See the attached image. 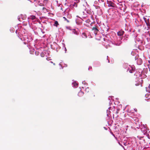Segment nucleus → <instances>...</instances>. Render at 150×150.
Segmentation results:
<instances>
[{
    "mask_svg": "<svg viewBox=\"0 0 150 150\" xmlns=\"http://www.w3.org/2000/svg\"><path fill=\"white\" fill-rule=\"evenodd\" d=\"M42 9L43 12L45 13L47 11V9L44 7H42Z\"/></svg>",
    "mask_w": 150,
    "mask_h": 150,
    "instance_id": "16",
    "label": "nucleus"
},
{
    "mask_svg": "<svg viewBox=\"0 0 150 150\" xmlns=\"http://www.w3.org/2000/svg\"><path fill=\"white\" fill-rule=\"evenodd\" d=\"M22 40H23L24 41V43L25 44H26L27 43L33 40V39L30 36H26L25 35L23 37V38H21Z\"/></svg>",
    "mask_w": 150,
    "mask_h": 150,
    "instance_id": "1",
    "label": "nucleus"
},
{
    "mask_svg": "<svg viewBox=\"0 0 150 150\" xmlns=\"http://www.w3.org/2000/svg\"><path fill=\"white\" fill-rule=\"evenodd\" d=\"M128 106H126V108H127V107Z\"/></svg>",
    "mask_w": 150,
    "mask_h": 150,
    "instance_id": "51",
    "label": "nucleus"
},
{
    "mask_svg": "<svg viewBox=\"0 0 150 150\" xmlns=\"http://www.w3.org/2000/svg\"><path fill=\"white\" fill-rule=\"evenodd\" d=\"M127 112L129 113H134V112L133 109L130 110V109H128L127 110Z\"/></svg>",
    "mask_w": 150,
    "mask_h": 150,
    "instance_id": "13",
    "label": "nucleus"
},
{
    "mask_svg": "<svg viewBox=\"0 0 150 150\" xmlns=\"http://www.w3.org/2000/svg\"><path fill=\"white\" fill-rule=\"evenodd\" d=\"M82 37L83 38H86L87 37V36L85 33H82Z\"/></svg>",
    "mask_w": 150,
    "mask_h": 150,
    "instance_id": "18",
    "label": "nucleus"
},
{
    "mask_svg": "<svg viewBox=\"0 0 150 150\" xmlns=\"http://www.w3.org/2000/svg\"><path fill=\"white\" fill-rule=\"evenodd\" d=\"M144 19L145 22L146 23L147 26L149 27L150 26V23L149 21V19H147L146 18H144Z\"/></svg>",
    "mask_w": 150,
    "mask_h": 150,
    "instance_id": "7",
    "label": "nucleus"
},
{
    "mask_svg": "<svg viewBox=\"0 0 150 150\" xmlns=\"http://www.w3.org/2000/svg\"><path fill=\"white\" fill-rule=\"evenodd\" d=\"M137 137L139 139L141 140V138H142L143 137H140L139 136H138Z\"/></svg>",
    "mask_w": 150,
    "mask_h": 150,
    "instance_id": "28",
    "label": "nucleus"
},
{
    "mask_svg": "<svg viewBox=\"0 0 150 150\" xmlns=\"http://www.w3.org/2000/svg\"><path fill=\"white\" fill-rule=\"evenodd\" d=\"M128 37L129 35H125V36H124V39H126L127 40L126 38H128Z\"/></svg>",
    "mask_w": 150,
    "mask_h": 150,
    "instance_id": "23",
    "label": "nucleus"
},
{
    "mask_svg": "<svg viewBox=\"0 0 150 150\" xmlns=\"http://www.w3.org/2000/svg\"><path fill=\"white\" fill-rule=\"evenodd\" d=\"M149 71H150V69H149Z\"/></svg>",
    "mask_w": 150,
    "mask_h": 150,
    "instance_id": "52",
    "label": "nucleus"
},
{
    "mask_svg": "<svg viewBox=\"0 0 150 150\" xmlns=\"http://www.w3.org/2000/svg\"><path fill=\"white\" fill-rule=\"evenodd\" d=\"M93 6L95 7L96 8L98 9L97 12L98 15L99 16L101 15L102 14V12L101 9L100 8V6H95L94 5Z\"/></svg>",
    "mask_w": 150,
    "mask_h": 150,
    "instance_id": "3",
    "label": "nucleus"
},
{
    "mask_svg": "<svg viewBox=\"0 0 150 150\" xmlns=\"http://www.w3.org/2000/svg\"><path fill=\"white\" fill-rule=\"evenodd\" d=\"M77 1H75L74 2L72 3L70 6V7H72L74 8V7H76L77 6L78 4L76 3Z\"/></svg>",
    "mask_w": 150,
    "mask_h": 150,
    "instance_id": "6",
    "label": "nucleus"
},
{
    "mask_svg": "<svg viewBox=\"0 0 150 150\" xmlns=\"http://www.w3.org/2000/svg\"><path fill=\"white\" fill-rule=\"evenodd\" d=\"M17 30H16V33H17Z\"/></svg>",
    "mask_w": 150,
    "mask_h": 150,
    "instance_id": "42",
    "label": "nucleus"
},
{
    "mask_svg": "<svg viewBox=\"0 0 150 150\" xmlns=\"http://www.w3.org/2000/svg\"><path fill=\"white\" fill-rule=\"evenodd\" d=\"M111 101V100H110V102L109 103V105H111V103H110V102Z\"/></svg>",
    "mask_w": 150,
    "mask_h": 150,
    "instance_id": "39",
    "label": "nucleus"
},
{
    "mask_svg": "<svg viewBox=\"0 0 150 150\" xmlns=\"http://www.w3.org/2000/svg\"><path fill=\"white\" fill-rule=\"evenodd\" d=\"M35 53L36 55H38L39 54V52H38L36 51L35 52Z\"/></svg>",
    "mask_w": 150,
    "mask_h": 150,
    "instance_id": "27",
    "label": "nucleus"
},
{
    "mask_svg": "<svg viewBox=\"0 0 150 150\" xmlns=\"http://www.w3.org/2000/svg\"><path fill=\"white\" fill-rule=\"evenodd\" d=\"M142 63V60L140 59H138L137 60V63L138 65H141Z\"/></svg>",
    "mask_w": 150,
    "mask_h": 150,
    "instance_id": "10",
    "label": "nucleus"
},
{
    "mask_svg": "<svg viewBox=\"0 0 150 150\" xmlns=\"http://www.w3.org/2000/svg\"><path fill=\"white\" fill-rule=\"evenodd\" d=\"M65 51H66V48H65Z\"/></svg>",
    "mask_w": 150,
    "mask_h": 150,
    "instance_id": "43",
    "label": "nucleus"
},
{
    "mask_svg": "<svg viewBox=\"0 0 150 150\" xmlns=\"http://www.w3.org/2000/svg\"><path fill=\"white\" fill-rule=\"evenodd\" d=\"M50 62H51V63H53V62H52V61H51Z\"/></svg>",
    "mask_w": 150,
    "mask_h": 150,
    "instance_id": "44",
    "label": "nucleus"
},
{
    "mask_svg": "<svg viewBox=\"0 0 150 150\" xmlns=\"http://www.w3.org/2000/svg\"><path fill=\"white\" fill-rule=\"evenodd\" d=\"M59 25V24L58 23L57 21H55L54 22V23L53 25L54 26H56L57 27Z\"/></svg>",
    "mask_w": 150,
    "mask_h": 150,
    "instance_id": "14",
    "label": "nucleus"
},
{
    "mask_svg": "<svg viewBox=\"0 0 150 150\" xmlns=\"http://www.w3.org/2000/svg\"><path fill=\"white\" fill-rule=\"evenodd\" d=\"M108 110H107V113H108ZM107 115L109 117V115L108 113H107Z\"/></svg>",
    "mask_w": 150,
    "mask_h": 150,
    "instance_id": "35",
    "label": "nucleus"
},
{
    "mask_svg": "<svg viewBox=\"0 0 150 150\" xmlns=\"http://www.w3.org/2000/svg\"><path fill=\"white\" fill-rule=\"evenodd\" d=\"M110 98H112V96H110V97H109V100H110Z\"/></svg>",
    "mask_w": 150,
    "mask_h": 150,
    "instance_id": "37",
    "label": "nucleus"
},
{
    "mask_svg": "<svg viewBox=\"0 0 150 150\" xmlns=\"http://www.w3.org/2000/svg\"><path fill=\"white\" fill-rule=\"evenodd\" d=\"M40 55L41 57H44L45 55V54L44 53L42 52L40 53Z\"/></svg>",
    "mask_w": 150,
    "mask_h": 150,
    "instance_id": "22",
    "label": "nucleus"
},
{
    "mask_svg": "<svg viewBox=\"0 0 150 150\" xmlns=\"http://www.w3.org/2000/svg\"><path fill=\"white\" fill-rule=\"evenodd\" d=\"M82 83L84 85H85L86 84V83L85 81H83L82 82Z\"/></svg>",
    "mask_w": 150,
    "mask_h": 150,
    "instance_id": "32",
    "label": "nucleus"
},
{
    "mask_svg": "<svg viewBox=\"0 0 150 150\" xmlns=\"http://www.w3.org/2000/svg\"><path fill=\"white\" fill-rule=\"evenodd\" d=\"M133 110H134V112H136L137 111V110L136 108L134 109Z\"/></svg>",
    "mask_w": 150,
    "mask_h": 150,
    "instance_id": "30",
    "label": "nucleus"
},
{
    "mask_svg": "<svg viewBox=\"0 0 150 150\" xmlns=\"http://www.w3.org/2000/svg\"><path fill=\"white\" fill-rule=\"evenodd\" d=\"M66 21H67V22H69V21L68 20H66Z\"/></svg>",
    "mask_w": 150,
    "mask_h": 150,
    "instance_id": "40",
    "label": "nucleus"
},
{
    "mask_svg": "<svg viewBox=\"0 0 150 150\" xmlns=\"http://www.w3.org/2000/svg\"><path fill=\"white\" fill-rule=\"evenodd\" d=\"M73 82L72 83V86L73 87H74L75 88L77 87L78 84L77 82L76 81H74V80H73Z\"/></svg>",
    "mask_w": 150,
    "mask_h": 150,
    "instance_id": "9",
    "label": "nucleus"
},
{
    "mask_svg": "<svg viewBox=\"0 0 150 150\" xmlns=\"http://www.w3.org/2000/svg\"><path fill=\"white\" fill-rule=\"evenodd\" d=\"M107 59L108 61V62H109V63L110 62V61H109V59Z\"/></svg>",
    "mask_w": 150,
    "mask_h": 150,
    "instance_id": "41",
    "label": "nucleus"
},
{
    "mask_svg": "<svg viewBox=\"0 0 150 150\" xmlns=\"http://www.w3.org/2000/svg\"><path fill=\"white\" fill-rule=\"evenodd\" d=\"M88 87L87 88H86V91L88 92Z\"/></svg>",
    "mask_w": 150,
    "mask_h": 150,
    "instance_id": "29",
    "label": "nucleus"
},
{
    "mask_svg": "<svg viewBox=\"0 0 150 150\" xmlns=\"http://www.w3.org/2000/svg\"><path fill=\"white\" fill-rule=\"evenodd\" d=\"M135 70V68L134 67L132 66L130 67L128 69H127V71L131 73H133Z\"/></svg>",
    "mask_w": 150,
    "mask_h": 150,
    "instance_id": "4",
    "label": "nucleus"
},
{
    "mask_svg": "<svg viewBox=\"0 0 150 150\" xmlns=\"http://www.w3.org/2000/svg\"><path fill=\"white\" fill-rule=\"evenodd\" d=\"M32 28L34 30L36 29L37 28V27H36V26L35 25V24L34 25H32Z\"/></svg>",
    "mask_w": 150,
    "mask_h": 150,
    "instance_id": "20",
    "label": "nucleus"
},
{
    "mask_svg": "<svg viewBox=\"0 0 150 150\" xmlns=\"http://www.w3.org/2000/svg\"><path fill=\"white\" fill-rule=\"evenodd\" d=\"M119 144L120 145H121V146H122V147H123L124 149H125V148H124V147L123 146H122V144H121L119 142Z\"/></svg>",
    "mask_w": 150,
    "mask_h": 150,
    "instance_id": "33",
    "label": "nucleus"
},
{
    "mask_svg": "<svg viewBox=\"0 0 150 150\" xmlns=\"http://www.w3.org/2000/svg\"><path fill=\"white\" fill-rule=\"evenodd\" d=\"M128 144V143L127 142H123V144L125 146H126L127 144Z\"/></svg>",
    "mask_w": 150,
    "mask_h": 150,
    "instance_id": "24",
    "label": "nucleus"
},
{
    "mask_svg": "<svg viewBox=\"0 0 150 150\" xmlns=\"http://www.w3.org/2000/svg\"><path fill=\"white\" fill-rule=\"evenodd\" d=\"M148 88L150 90V84H149L148 86Z\"/></svg>",
    "mask_w": 150,
    "mask_h": 150,
    "instance_id": "36",
    "label": "nucleus"
},
{
    "mask_svg": "<svg viewBox=\"0 0 150 150\" xmlns=\"http://www.w3.org/2000/svg\"><path fill=\"white\" fill-rule=\"evenodd\" d=\"M49 1L48 0H45L43 1V3L44 4L46 5L48 3Z\"/></svg>",
    "mask_w": 150,
    "mask_h": 150,
    "instance_id": "17",
    "label": "nucleus"
},
{
    "mask_svg": "<svg viewBox=\"0 0 150 150\" xmlns=\"http://www.w3.org/2000/svg\"><path fill=\"white\" fill-rule=\"evenodd\" d=\"M84 93L81 91H79L78 93V96L79 97H81L83 95Z\"/></svg>",
    "mask_w": 150,
    "mask_h": 150,
    "instance_id": "11",
    "label": "nucleus"
},
{
    "mask_svg": "<svg viewBox=\"0 0 150 150\" xmlns=\"http://www.w3.org/2000/svg\"><path fill=\"white\" fill-rule=\"evenodd\" d=\"M68 1L71 3H73L75 1H76V0H69Z\"/></svg>",
    "mask_w": 150,
    "mask_h": 150,
    "instance_id": "25",
    "label": "nucleus"
},
{
    "mask_svg": "<svg viewBox=\"0 0 150 150\" xmlns=\"http://www.w3.org/2000/svg\"><path fill=\"white\" fill-rule=\"evenodd\" d=\"M29 18H30L32 20H34L35 19L36 17L32 15L30 16Z\"/></svg>",
    "mask_w": 150,
    "mask_h": 150,
    "instance_id": "15",
    "label": "nucleus"
},
{
    "mask_svg": "<svg viewBox=\"0 0 150 150\" xmlns=\"http://www.w3.org/2000/svg\"><path fill=\"white\" fill-rule=\"evenodd\" d=\"M104 128L105 129H106L105 127H104Z\"/></svg>",
    "mask_w": 150,
    "mask_h": 150,
    "instance_id": "45",
    "label": "nucleus"
},
{
    "mask_svg": "<svg viewBox=\"0 0 150 150\" xmlns=\"http://www.w3.org/2000/svg\"><path fill=\"white\" fill-rule=\"evenodd\" d=\"M72 33L75 35H78L79 34V32H77L75 29H73L72 31Z\"/></svg>",
    "mask_w": 150,
    "mask_h": 150,
    "instance_id": "12",
    "label": "nucleus"
},
{
    "mask_svg": "<svg viewBox=\"0 0 150 150\" xmlns=\"http://www.w3.org/2000/svg\"><path fill=\"white\" fill-rule=\"evenodd\" d=\"M149 134H150V132H149Z\"/></svg>",
    "mask_w": 150,
    "mask_h": 150,
    "instance_id": "50",
    "label": "nucleus"
},
{
    "mask_svg": "<svg viewBox=\"0 0 150 150\" xmlns=\"http://www.w3.org/2000/svg\"><path fill=\"white\" fill-rule=\"evenodd\" d=\"M110 107L109 108V109H110Z\"/></svg>",
    "mask_w": 150,
    "mask_h": 150,
    "instance_id": "49",
    "label": "nucleus"
},
{
    "mask_svg": "<svg viewBox=\"0 0 150 150\" xmlns=\"http://www.w3.org/2000/svg\"><path fill=\"white\" fill-rule=\"evenodd\" d=\"M112 4H113L111 2H110L109 3H108V6L110 7H113V6H112Z\"/></svg>",
    "mask_w": 150,
    "mask_h": 150,
    "instance_id": "19",
    "label": "nucleus"
},
{
    "mask_svg": "<svg viewBox=\"0 0 150 150\" xmlns=\"http://www.w3.org/2000/svg\"><path fill=\"white\" fill-rule=\"evenodd\" d=\"M146 90L147 92L150 93V90L147 88H146Z\"/></svg>",
    "mask_w": 150,
    "mask_h": 150,
    "instance_id": "26",
    "label": "nucleus"
},
{
    "mask_svg": "<svg viewBox=\"0 0 150 150\" xmlns=\"http://www.w3.org/2000/svg\"><path fill=\"white\" fill-rule=\"evenodd\" d=\"M63 18L64 19V20L65 21H66V20H67V19L65 17H63Z\"/></svg>",
    "mask_w": 150,
    "mask_h": 150,
    "instance_id": "34",
    "label": "nucleus"
},
{
    "mask_svg": "<svg viewBox=\"0 0 150 150\" xmlns=\"http://www.w3.org/2000/svg\"><path fill=\"white\" fill-rule=\"evenodd\" d=\"M91 68H92V67H89V68H88V70H89V69H91Z\"/></svg>",
    "mask_w": 150,
    "mask_h": 150,
    "instance_id": "38",
    "label": "nucleus"
},
{
    "mask_svg": "<svg viewBox=\"0 0 150 150\" xmlns=\"http://www.w3.org/2000/svg\"><path fill=\"white\" fill-rule=\"evenodd\" d=\"M10 31L11 32H13L15 31V30L14 28H11L10 29Z\"/></svg>",
    "mask_w": 150,
    "mask_h": 150,
    "instance_id": "21",
    "label": "nucleus"
},
{
    "mask_svg": "<svg viewBox=\"0 0 150 150\" xmlns=\"http://www.w3.org/2000/svg\"><path fill=\"white\" fill-rule=\"evenodd\" d=\"M62 62H60L59 64V65H60V66H61V67L62 68Z\"/></svg>",
    "mask_w": 150,
    "mask_h": 150,
    "instance_id": "31",
    "label": "nucleus"
},
{
    "mask_svg": "<svg viewBox=\"0 0 150 150\" xmlns=\"http://www.w3.org/2000/svg\"><path fill=\"white\" fill-rule=\"evenodd\" d=\"M69 0H66V1H68Z\"/></svg>",
    "mask_w": 150,
    "mask_h": 150,
    "instance_id": "48",
    "label": "nucleus"
},
{
    "mask_svg": "<svg viewBox=\"0 0 150 150\" xmlns=\"http://www.w3.org/2000/svg\"><path fill=\"white\" fill-rule=\"evenodd\" d=\"M92 30L93 31L95 35H96L98 31V29L96 26H95V27H93L92 28Z\"/></svg>",
    "mask_w": 150,
    "mask_h": 150,
    "instance_id": "5",
    "label": "nucleus"
},
{
    "mask_svg": "<svg viewBox=\"0 0 150 150\" xmlns=\"http://www.w3.org/2000/svg\"><path fill=\"white\" fill-rule=\"evenodd\" d=\"M86 12L88 13L90 15V16L91 18H93L92 15H91V12L89 10H87L86 11V10H85V11H83L81 13V14L82 15H83L82 16L83 18H85L87 16L86 14H85Z\"/></svg>",
    "mask_w": 150,
    "mask_h": 150,
    "instance_id": "2",
    "label": "nucleus"
},
{
    "mask_svg": "<svg viewBox=\"0 0 150 150\" xmlns=\"http://www.w3.org/2000/svg\"><path fill=\"white\" fill-rule=\"evenodd\" d=\"M47 59H48V58H46V59H47V60H48Z\"/></svg>",
    "mask_w": 150,
    "mask_h": 150,
    "instance_id": "46",
    "label": "nucleus"
},
{
    "mask_svg": "<svg viewBox=\"0 0 150 150\" xmlns=\"http://www.w3.org/2000/svg\"><path fill=\"white\" fill-rule=\"evenodd\" d=\"M113 135L115 137V136H114V134H113Z\"/></svg>",
    "mask_w": 150,
    "mask_h": 150,
    "instance_id": "47",
    "label": "nucleus"
},
{
    "mask_svg": "<svg viewBox=\"0 0 150 150\" xmlns=\"http://www.w3.org/2000/svg\"><path fill=\"white\" fill-rule=\"evenodd\" d=\"M124 33V32L122 30H121L117 32V35L118 36H121Z\"/></svg>",
    "mask_w": 150,
    "mask_h": 150,
    "instance_id": "8",
    "label": "nucleus"
}]
</instances>
